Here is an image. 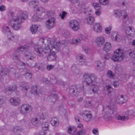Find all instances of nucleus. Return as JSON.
<instances>
[{"label":"nucleus","instance_id":"obj_61","mask_svg":"<svg viewBox=\"0 0 135 135\" xmlns=\"http://www.w3.org/2000/svg\"><path fill=\"white\" fill-rule=\"evenodd\" d=\"M65 37H68L70 35L69 32L67 30H66L64 31V34H63Z\"/></svg>","mask_w":135,"mask_h":135},{"label":"nucleus","instance_id":"obj_46","mask_svg":"<svg viewBox=\"0 0 135 135\" xmlns=\"http://www.w3.org/2000/svg\"><path fill=\"white\" fill-rule=\"evenodd\" d=\"M18 36L17 35H13L11 33V35L8 36V38L9 40H16L18 38Z\"/></svg>","mask_w":135,"mask_h":135},{"label":"nucleus","instance_id":"obj_64","mask_svg":"<svg viewBox=\"0 0 135 135\" xmlns=\"http://www.w3.org/2000/svg\"><path fill=\"white\" fill-rule=\"evenodd\" d=\"M92 132L95 135H98V132L97 128H94L93 129Z\"/></svg>","mask_w":135,"mask_h":135},{"label":"nucleus","instance_id":"obj_28","mask_svg":"<svg viewBox=\"0 0 135 135\" xmlns=\"http://www.w3.org/2000/svg\"><path fill=\"white\" fill-rule=\"evenodd\" d=\"M78 10L80 11L79 13H86L91 11V9L89 7L85 8H81L79 7Z\"/></svg>","mask_w":135,"mask_h":135},{"label":"nucleus","instance_id":"obj_31","mask_svg":"<svg viewBox=\"0 0 135 135\" xmlns=\"http://www.w3.org/2000/svg\"><path fill=\"white\" fill-rule=\"evenodd\" d=\"M39 119L37 118H33L31 120V123L34 126H37L40 123Z\"/></svg>","mask_w":135,"mask_h":135},{"label":"nucleus","instance_id":"obj_43","mask_svg":"<svg viewBox=\"0 0 135 135\" xmlns=\"http://www.w3.org/2000/svg\"><path fill=\"white\" fill-rule=\"evenodd\" d=\"M54 78L51 79V81L53 83H55L57 84L60 85H62L63 84V82L61 80H57L56 78L54 77Z\"/></svg>","mask_w":135,"mask_h":135},{"label":"nucleus","instance_id":"obj_8","mask_svg":"<svg viewBox=\"0 0 135 135\" xmlns=\"http://www.w3.org/2000/svg\"><path fill=\"white\" fill-rule=\"evenodd\" d=\"M83 120L86 122H89L92 119V112L89 110H86L82 112L81 114Z\"/></svg>","mask_w":135,"mask_h":135},{"label":"nucleus","instance_id":"obj_11","mask_svg":"<svg viewBox=\"0 0 135 135\" xmlns=\"http://www.w3.org/2000/svg\"><path fill=\"white\" fill-rule=\"evenodd\" d=\"M9 102L12 105L14 106H17L20 104L21 100L18 97H12L9 99Z\"/></svg>","mask_w":135,"mask_h":135},{"label":"nucleus","instance_id":"obj_37","mask_svg":"<svg viewBox=\"0 0 135 135\" xmlns=\"http://www.w3.org/2000/svg\"><path fill=\"white\" fill-rule=\"evenodd\" d=\"M76 129L75 127L74 126L70 127L68 129V132L70 134H73L76 131Z\"/></svg>","mask_w":135,"mask_h":135},{"label":"nucleus","instance_id":"obj_54","mask_svg":"<svg viewBox=\"0 0 135 135\" xmlns=\"http://www.w3.org/2000/svg\"><path fill=\"white\" fill-rule=\"evenodd\" d=\"M83 49L84 51L86 54L88 53L90 51L89 47L88 46H84L83 47Z\"/></svg>","mask_w":135,"mask_h":135},{"label":"nucleus","instance_id":"obj_62","mask_svg":"<svg viewBox=\"0 0 135 135\" xmlns=\"http://www.w3.org/2000/svg\"><path fill=\"white\" fill-rule=\"evenodd\" d=\"M107 75L108 77L110 78H112L113 76L112 74V72L110 70H109L108 71Z\"/></svg>","mask_w":135,"mask_h":135},{"label":"nucleus","instance_id":"obj_25","mask_svg":"<svg viewBox=\"0 0 135 135\" xmlns=\"http://www.w3.org/2000/svg\"><path fill=\"white\" fill-rule=\"evenodd\" d=\"M96 83L91 85L92 91L94 93L98 94L99 91V86L97 85Z\"/></svg>","mask_w":135,"mask_h":135},{"label":"nucleus","instance_id":"obj_6","mask_svg":"<svg viewBox=\"0 0 135 135\" xmlns=\"http://www.w3.org/2000/svg\"><path fill=\"white\" fill-rule=\"evenodd\" d=\"M85 90L84 86L79 88H78L77 86H73L70 89L69 93L72 96H75L78 95L82 91L85 92Z\"/></svg>","mask_w":135,"mask_h":135},{"label":"nucleus","instance_id":"obj_32","mask_svg":"<svg viewBox=\"0 0 135 135\" xmlns=\"http://www.w3.org/2000/svg\"><path fill=\"white\" fill-rule=\"evenodd\" d=\"M48 98L50 99L52 102L54 103L56 100L58 98V97L56 94H52L49 96Z\"/></svg>","mask_w":135,"mask_h":135},{"label":"nucleus","instance_id":"obj_24","mask_svg":"<svg viewBox=\"0 0 135 135\" xmlns=\"http://www.w3.org/2000/svg\"><path fill=\"white\" fill-rule=\"evenodd\" d=\"M36 13L39 15H41L45 12V9L41 6H39L37 7L35 9Z\"/></svg>","mask_w":135,"mask_h":135},{"label":"nucleus","instance_id":"obj_26","mask_svg":"<svg viewBox=\"0 0 135 135\" xmlns=\"http://www.w3.org/2000/svg\"><path fill=\"white\" fill-rule=\"evenodd\" d=\"M39 2L37 0H32L29 2V5L31 7L36 8L38 5Z\"/></svg>","mask_w":135,"mask_h":135},{"label":"nucleus","instance_id":"obj_44","mask_svg":"<svg viewBox=\"0 0 135 135\" xmlns=\"http://www.w3.org/2000/svg\"><path fill=\"white\" fill-rule=\"evenodd\" d=\"M77 65H74L71 67V70L74 73V75H76L78 73V70L77 68Z\"/></svg>","mask_w":135,"mask_h":135},{"label":"nucleus","instance_id":"obj_41","mask_svg":"<svg viewBox=\"0 0 135 135\" xmlns=\"http://www.w3.org/2000/svg\"><path fill=\"white\" fill-rule=\"evenodd\" d=\"M123 14L122 18L124 21H125L128 19L129 16L128 14L126 11H122Z\"/></svg>","mask_w":135,"mask_h":135},{"label":"nucleus","instance_id":"obj_12","mask_svg":"<svg viewBox=\"0 0 135 135\" xmlns=\"http://www.w3.org/2000/svg\"><path fill=\"white\" fill-rule=\"evenodd\" d=\"M55 22V19L54 17H51L47 20L46 22V26L48 29H51L54 27Z\"/></svg>","mask_w":135,"mask_h":135},{"label":"nucleus","instance_id":"obj_56","mask_svg":"<svg viewBox=\"0 0 135 135\" xmlns=\"http://www.w3.org/2000/svg\"><path fill=\"white\" fill-rule=\"evenodd\" d=\"M132 111H127L126 112L124 116H127L128 117L127 119H129V116L131 115L132 114Z\"/></svg>","mask_w":135,"mask_h":135},{"label":"nucleus","instance_id":"obj_18","mask_svg":"<svg viewBox=\"0 0 135 135\" xmlns=\"http://www.w3.org/2000/svg\"><path fill=\"white\" fill-rule=\"evenodd\" d=\"M20 86L21 90L24 92L27 91L29 89L28 83L25 81L21 82L20 84Z\"/></svg>","mask_w":135,"mask_h":135},{"label":"nucleus","instance_id":"obj_13","mask_svg":"<svg viewBox=\"0 0 135 135\" xmlns=\"http://www.w3.org/2000/svg\"><path fill=\"white\" fill-rule=\"evenodd\" d=\"M77 127L80 129L76 132V133L74 135H85L86 133V130L82 124H78Z\"/></svg>","mask_w":135,"mask_h":135},{"label":"nucleus","instance_id":"obj_17","mask_svg":"<svg viewBox=\"0 0 135 135\" xmlns=\"http://www.w3.org/2000/svg\"><path fill=\"white\" fill-rule=\"evenodd\" d=\"M125 32L128 36H131V37L133 36L135 33L134 28L130 26H128L126 28Z\"/></svg>","mask_w":135,"mask_h":135},{"label":"nucleus","instance_id":"obj_10","mask_svg":"<svg viewBox=\"0 0 135 135\" xmlns=\"http://www.w3.org/2000/svg\"><path fill=\"white\" fill-rule=\"evenodd\" d=\"M15 17H18V19L22 22L23 20L26 19L28 17V15L25 11H19L17 15L14 16Z\"/></svg>","mask_w":135,"mask_h":135},{"label":"nucleus","instance_id":"obj_16","mask_svg":"<svg viewBox=\"0 0 135 135\" xmlns=\"http://www.w3.org/2000/svg\"><path fill=\"white\" fill-rule=\"evenodd\" d=\"M105 39L102 36L97 37L95 40V42L97 45L99 46H102L105 42Z\"/></svg>","mask_w":135,"mask_h":135},{"label":"nucleus","instance_id":"obj_59","mask_svg":"<svg viewBox=\"0 0 135 135\" xmlns=\"http://www.w3.org/2000/svg\"><path fill=\"white\" fill-rule=\"evenodd\" d=\"M22 128L20 127L16 126L13 128V130L14 131H21Z\"/></svg>","mask_w":135,"mask_h":135},{"label":"nucleus","instance_id":"obj_58","mask_svg":"<svg viewBox=\"0 0 135 135\" xmlns=\"http://www.w3.org/2000/svg\"><path fill=\"white\" fill-rule=\"evenodd\" d=\"M112 28L111 26H109L108 27L106 28L105 29V32L108 34H109L110 33V30Z\"/></svg>","mask_w":135,"mask_h":135},{"label":"nucleus","instance_id":"obj_5","mask_svg":"<svg viewBox=\"0 0 135 135\" xmlns=\"http://www.w3.org/2000/svg\"><path fill=\"white\" fill-rule=\"evenodd\" d=\"M124 58V54L122 51L120 49L116 50L111 57L112 60L114 62L123 60Z\"/></svg>","mask_w":135,"mask_h":135},{"label":"nucleus","instance_id":"obj_4","mask_svg":"<svg viewBox=\"0 0 135 135\" xmlns=\"http://www.w3.org/2000/svg\"><path fill=\"white\" fill-rule=\"evenodd\" d=\"M85 81L87 85H91L96 82L97 77L92 74L85 73L84 75Z\"/></svg>","mask_w":135,"mask_h":135},{"label":"nucleus","instance_id":"obj_30","mask_svg":"<svg viewBox=\"0 0 135 135\" xmlns=\"http://www.w3.org/2000/svg\"><path fill=\"white\" fill-rule=\"evenodd\" d=\"M50 123L54 127L57 126L59 124V121L58 120L55 118H52Z\"/></svg>","mask_w":135,"mask_h":135},{"label":"nucleus","instance_id":"obj_33","mask_svg":"<svg viewBox=\"0 0 135 135\" xmlns=\"http://www.w3.org/2000/svg\"><path fill=\"white\" fill-rule=\"evenodd\" d=\"M77 59L80 62H84L85 61V56L83 55L79 54L76 57Z\"/></svg>","mask_w":135,"mask_h":135},{"label":"nucleus","instance_id":"obj_7","mask_svg":"<svg viewBox=\"0 0 135 135\" xmlns=\"http://www.w3.org/2000/svg\"><path fill=\"white\" fill-rule=\"evenodd\" d=\"M32 106L28 104H23L18 108L20 113L22 114H26L30 112L32 110Z\"/></svg>","mask_w":135,"mask_h":135},{"label":"nucleus","instance_id":"obj_27","mask_svg":"<svg viewBox=\"0 0 135 135\" xmlns=\"http://www.w3.org/2000/svg\"><path fill=\"white\" fill-rule=\"evenodd\" d=\"M111 37L113 40L115 41H118L120 39V36L119 34L116 32L112 33Z\"/></svg>","mask_w":135,"mask_h":135},{"label":"nucleus","instance_id":"obj_47","mask_svg":"<svg viewBox=\"0 0 135 135\" xmlns=\"http://www.w3.org/2000/svg\"><path fill=\"white\" fill-rule=\"evenodd\" d=\"M37 14L35 13L34 14V16H33L32 18V20L34 21H40L41 18L38 17L37 15Z\"/></svg>","mask_w":135,"mask_h":135},{"label":"nucleus","instance_id":"obj_21","mask_svg":"<svg viewBox=\"0 0 135 135\" xmlns=\"http://www.w3.org/2000/svg\"><path fill=\"white\" fill-rule=\"evenodd\" d=\"M24 56L28 60H33L35 58V55L34 54L29 51L25 52Z\"/></svg>","mask_w":135,"mask_h":135},{"label":"nucleus","instance_id":"obj_57","mask_svg":"<svg viewBox=\"0 0 135 135\" xmlns=\"http://www.w3.org/2000/svg\"><path fill=\"white\" fill-rule=\"evenodd\" d=\"M129 54V56L131 57H134L135 55L133 51L132 50H130L128 51Z\"/></svg>","mask_w":135,"mask_h":135},{"label":"nucleus","instance_id":"obj_53","mask_svg":"<svg viewBox=\"0 0 135 135\" xmlns=\"http://www.w3.org/2000/svg\"><path fill=\"white\" fill-rule=\"evenodd\" d=\"M104 88L105 89H106L107 91L108 94H110L111 93V91L110 90V89L111 88V87L110 85H106Z\"/></svg>","mask_w":135,"mask_h":135},{"label":"nucleus","instance_id":"obj_38","mask_svg":"<svg viewBox=\"0 0 135 135\" xmlns=\"http://www.w3.org/2000/svg\"><path fill=\"white\" fill-rule=\"evenodd\" d=\"M123 13L122 11H121L120 10L116 9L115 10L114 12V14L115 16L120 17L122 15Z\"/></svg>","mask_w":135,"mask_h":135},{"label":"nucleus","instance_id":"obj_9","mask_svg":"<svg viewBox=\"0 0 135 135\" xmlns=\"http://www.w3.org/2000/svg\"><path fill=\"white\" fill-rule=\"evenodd\" d=\"M69 26L70 28L74 31H78L80 28V23L76 20H72L69 23Z\"/></svg>","mask_w":135,"mask_h":135},{"label":"nucleus","instance_id":"obj_35","mask_svg":"<svg viewBox=\"0 0 135 135\" xmlns=\"http://www.w3.org/2000/svg\"><path fill=\"white\" fill-rule=\"evenodd\" d=\"M96 65L95 67L96 69L100 71L102 70L103 69V68L101 67V62L100 61H98L96 62Z\"/></svg>","mask_w":135,"mask_h":135},{"label":"nucleus","instance_id":"obj_42","mask_svg":"<svg viewBox=\"0 0 135 135\" xmlns=\"http://www.w3.org/2000/svg\"><path fill=\"white\" fill-rule=\"evenodd\" d=\"M87 23L89 25H91L93 24L94 21V18L92 17H89L86 18Z\"/></svg>","mask_w":135,"mask_h":135},{"label":"nucleus","instance_id":"obj_40","mask_svg":"<svg viewBox=\"0 0 135 135\" xmlns=\"http://www.w3.org/2000/svg\"><path fill=\"white\" fill-rule=\"evenodd\" d=\"M38 27L37 25H32L31 28V30L32 34H35L37 31Z\"/></svg>","mask_w":135,"mask_h":135},{"label":"nucleus","instance_id":"obj_39","mask_svg":"<svg viewBox=\"0 0 135 135\" xmlns=\"http://www.w3.org/2000/svg\"><path fill=\"white\" fill-rule=\"evenodd\" d=\"M81 40L78 38H74L72 40L71 43L75 45H77L80 43Z\"/></svg>","mask_w":135,"mask_h":135},{"label":"nucleus","instance_id":"obj_1","mask_svg":"<svg viewBox=\"0 0 135 135\" xmlns=\"http://www.w3.org/2000/svg\"><path fill=\"white\" fill-rule=\"evenodd\" d=\"M48 42V44L45 45L44 48H43L38 44H36L34 47V51L39 56H42L44 54H49L47 57V60L49 61L55 60L57 58V56L55 51H52L53 49L57 50L60 44L59 41H57L56 43L53 41H51L50 38L47 39Z\"/></svg>","mask_w":135,"mask_h":135},{"label":"nucleus","instance_id":"obj_51","mask_svg":"<svg viewBox=\"0 0 135 135\" xmlns=\"http://www.w3.org/2000/svg\"><path fill=\"white\" fill-rule=\"evenodd\" d=\"M25 76L27 79H31L32 77V75L31 73L27 72L26 73Z\"/></svg>","mask_w":135,"mask_h":135},{"label":"nucleus","instance_id":"obj_22","mask_svg":"<svg viewBox=\"0 0 135 135\" xmlns=\"http://www.w3.org/2000/svg\"><path fill=\"white\" fill-rule=\"evenodd\" d=\"M31 91L32 93L35 95H39L41 93V91L40 90L39 88L36 86H32Z\"/></svg>","mask_w":135,"mask_h":135},{"label":"nucleus","instance_id":"obj_36","mask_svg":"<svg viewBox=\"0 0 135 135\" xmlns=\"http://www.w3.org/2000/svg\"><path fill=\"white\" fill-rule=\"evenodd\" d=\"M8 72V69L6 67H2V68L0 74L1 75H6Z\"/></svg>","mask_w":135,"mask_h":135},{"label":"nucleus","instance_id":"obj_48","mask_svg":"<svg viewBox=\"0 0 135 135\" xmlns=\"http://www.w3.org/2000/svg\"><path fill=\"white\" fill-rule=\"evenodd\" d=\"M84 104L85 106L87 108L91 106V105L90 101L86 100L84 101Z\"/></svg>","mask_w":135,"mask_h":135},{"label":"nucleus","instance_id":"obj_14","mask_svg":"<svg viewBox=\"0 0 135 135\" xmlns=\"http://www.w3.org/2000/svg\"><path fill=\"white\" fill-rule=\"evenodd\" d=\"M93 29L94 31L97 33H101L102 30V24L99 22L94 23L93 25Z\"/></svg>","mask_w":135,"mask_h":135},{"label":"nucleus","instance_id":"obj_60","mask_svg":"<svg viewBox=\"0 0 135 135\" xmlns=\"http://www.w3.org/2000/svg\"><path fill=\"white\" fill-rule=\"evenodd\" d=\"M113 85L115 88H117L119 86V83L118 81H115L113 82Z\"/></svg>","mask_w":135,"mask_h":135},{"label":"nucleus","instance_id":"obj_29","mask_svg":"<svg viewBox=\"0 0 135 135\" xmlns=\"http://www.w3.org/2000/svg\"><path fill=\"white\" fill-rule=\"evenodd\" d=\"M112 48L111 44L110 42H106L104 46V50L107 52H108Z\"/></svg>","mask_w":135,"mask_h":135},{"label":"nucleus","instance_id":"obj_55","mask_svg":"<svg viewBox=\"0 0 135 135\" xmlns=\"http://www.w3.org/2000/svg\"><path fill=\"white\" fill-rule=\"evenodd\" d=\"M100 3L103 5H106L109 2L108 0H99Z\"/></svg>","mask_w":135,"mask_h":135},{"label":"nucleus","instance_id":"obj_15","mask_svg":"<svg viewBox=\"0 0 135 135\" xmlns=\"http://www.w3.org/2000/svg\"><path fill=\"white\" fill-rule=\"evenodd\" d=\"M17 87L16 85L9 86L6 88L5 92L8 95L11 94L12 93L13 91L17 90Z\"/></svg>","mask_w":135,"mask_h":135},{"label":"nucleus","instance_id":"obj_23","mask_svg":"<svg viewBox=\"0 0 135 135\" xmlns=\"http://www.w3.org/2000/svg\"><path fill=\"white\" fill-rule=\"evenodd\" d=\"M20 55L19 52L15 51L14 53L12 59L15 62H19L20 61Z\"/></svg>","mask_w":135,"mask_h":135},{"label":"nucleus","instance_id":"obj_2","mask_svg":"<svg viewBox=\"0 0 135 135\" xmlns=\"http://www.w3.org/2000/svg\"><path fill=\"white\" fill-rule=\"evenodd\" d=\"M103 111L104 112V114L103 118L105 120H111L112 119L111 115L116 111V108L113 107L112 104L111 105H107L103 107Z\"/></svg>","mask_w":135,"mask_h":135},{"label":"nucleus","instance_id":"obj_45","mask_svg":"<svg viewBox=\"0 0 135 135\" xmlns=\"http://www.w3.org/2000/svg\"><path fill=\"white\" fill-rule=\"evenodd\" d=\"M29 48V46L27 45H24L22 46H21L19 47L17 49V51H22L25 50H26Z\"/></svg>","mask_w":135,"mask_h":135},{"label":"nucleus","instance_id":"obj_49","mask_svg":"<svg viewBox=\"0 0 135 135\" xmlns=\"http://www.w3.org/2000/svg\"><path fill=\"white\" fill-rule=\"evenodd\" d=\"M93 6L94 8L96 10H100L101 8L100 6L98 3H94L93 4Z\"/></svg>","mask_w":135,"mask_h":135},{"label":"nucleus","instance_id":"obj_3","mask_svg":"<svg viewBox=\"0 0 135 135\" xmlns=\"http://www.w3.org/2000/svg\"><path fill=\"white\" fill-rule=\"evenodd\" d=\"M12 19L9 22V24L15 30H19L21 26V24L22 23L21 21L19 20L18 17L14 16L13 13H10L9 15Z\"/></svg>","mask_w":135,"mask_h":135},{"label":"nucleus","instance_id":"obj_52","mask_svg":"<svg viewBox=\"0 0 135 135\" xmlns=\"http://www.w3.org/2000/svg\"><path fill=\"white\" fill-rule=\"evenodd\" d=\"M49 127V123L47 122H45L44 125L42 126V129L44 131L47 130L48 129Z\"/></svg>","mask_w":135,"mask_h":135},{"label":"nucleus","instance_id":"obj_34","mask_svg":"<svg viewBox=\"0 0 135 135\" xmlns=\"http://www.w3.org/2000/svg\"><path fill=\"white\" fill-rule=\"evenodd\" d=\"M115 118L118 120L124 121L126 120H127L128 117L126 116H121L119 115H116Z\"/></svg>","mask_w":135,"mask_h":135},{"label":"nucleus","instance_id":"obj_19","mask_svg":"<svg viewBox=\"0 0 135 135\" xmlns=\"http://www.w3.org/2000/svg\"><path fill=\"white\" fill-rule=\"evenodd\" d=\"M117 102L120 104L126 102L127 101V97L122 95H118L117 99Z\"/></svg>","mask_w":135,"mask_h":135},{"label":"nucleus","instance_id":"obj_50","mask_svg":"<svg viewBox=\"0 0 135 135\" xmlns=\"http://www.w3.org/2000/svg\"><path fill=\"white\" fill-rule=\"evenodd\" d=\"M38 118L39 119H43L46 117V114L45 113L40 114L37 116Z\"/></svg>","mask_w":135,"mask_h":135},{"label":"nucleus","instance_id":"obj_20","mask_svg":"<svg viewBox=\"0 0 135 135\" xmlns=\"http://www.w3.org/2000/svg\"><path fill=\"white\" fill-rule=\"evenodd\" d=\"M2 31L4 33L7 35L8 37L11 35V32L10 29L7 25H4L3 27Z\"/></svg>","mask_w":135,"mask_h":135},{"label":"nucleus","instance_id":"obj_63","mask_svg":"<svg viewBox=\"0 0 135 135\" xmlns=\"http://www.w3.org/2000/svg\"><path fill=\"white\" fill-rule=\"evenodd\" d=\"M54 66L52 65H48L47 66V69L48 70H50L53 69Z\"/></svg>","mask_w":135,"mask_h":135}]
</instances>
